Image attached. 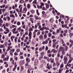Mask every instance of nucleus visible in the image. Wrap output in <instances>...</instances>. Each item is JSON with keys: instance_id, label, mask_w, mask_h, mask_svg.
I'll return each mask as SVG.
<instances>
[{"instance_id": "nucleus-1", "label": "nucleus", "mask_w": 73, "mask_h": 73, "mask_svg": "<svg viewBox=\"0 0 73 73\" xmlns=\"http://www.w3.org/2000/svg\"><path fill=\"white\" fill-rule=\"evenodd\" d=\"M64 64H67V61H68V57H66V56L64 57Z\"/></svg>"}, {"instance_id": "nucleus-2", "label": "nucleus", "mask_w": 73, "mask_h": 73, "mask_svg": "<svg viewBox=\"0 0 73 73\" xmlns=\"http://www.w3.org/2000/svg\"><path fill=\"white\" fill-rule=\"evenodd\" d=\"M38 64V60L36 59L34 62V65L36 66V65H37Z\"/></svg>"}, {"instance_id": "nucleus-3", "label": "nucleus", "mask_w": 73, "mask_h": 73, "mask_svg": "<svg viewBox=\"0 0 73 73\" xmlns=\"http://www.w3.org/2000/svg\"><path fill=\"white\" fill-rule=\"evenodd\" d=\"M39 39L40 40H42L43 38V35H40L39 36Z\"/></svg>"}, {"instance_id": "nucleus-4", "label": "nucleus", "mask_w": 73, "mask_h": 73, "mask_svg": "<svg viewBox=\"0 0 73 73\" xmlns=\"http://www.w3.org/2000/svg\"><path fill=\"white\" fill-rule=\"evenodd\" d=\"M42 44L43 45H44V44H48V42H47V40H45V41H43L42 42Z\"/></svg>"}, {"instance_id": "nucleus-5", "label": "nucleus", "mask_w": 73, "mask_h": 73, "mask_svg": "<svg viewBox=\"0 0 73 73\" xmlns=\"http://www.w3.org/2000/svg\"><path fill=\"white\" fill-rule=\"evenodd\" d=\"M68 25L67 24H65V25L63 24L62 25V28H66V27H67V25Z\"/></svg>"}, {"instance_id": "nucleus-6", "label": "nucleus", "mask_w": 73, "mask_h": 73, "mask_svg": "<svg viewBox=\"0 0 73 73\" xmlns=\"http://www.w3.org/2000/svg\"><path fill=\"white\" fill-rule=\"evenodd\" d=\"M24 11H25V12H27V8L26 7L24 8L23 10V13H25V12H24Z\"/></svg>"}, {"instance_id": "nucleus-7", "label": "nucleus", "mask_w": 73, "mask_h": 73, "mask_svg": "<svg viewBox=\"0 0 73 73\" xmlns=\"http://www.w3.org/2000/svg\"><path fill=\"white\" fill-rule=\"evenodd\" d=\"M66 56H67V57H69H69H72V55H71V54H69V53H67L66 54Z\"/></svg>"}, {"instance_id": "nucleus-8", "label": "nucleus", "mask_w": 73, "mask_h": 73, "mask_svg": "<svg viewBox=\"0 0 73 73\" xmlns=\"http://www.w3.org/2000/svg\"><path fill=\"white\" fill-rule=\"evenodd\" d=\"M70 60L69 61V62H72V61L73 60V58L72 57V56L71 57H69Z\"/></svg>"}, {"instance_id": "nucleus-9", "label": "nucleus", "mask_w": 73, "mask_h": 73, "mask_svg": "<svg viewBox=\"0 0 73 73\" xmlns=\"http://www.w3.org/2000/svg\"><path fill=\"white\" fill-rule=\"evenodd\" d=\"M59 49L61 50H64V47H62V46H60L59 48Z\"/></svg>"}, {"instance_id": "nucleus-10", "label": "nucleus", "mask_w": 73, "mask_h": 73, "mask_svg": "<svg viewBox=\"0 0 73 73\" xmlns=\"http://www.w3.org/2000/svg\"><path fill=\"white\" fill-rule=\"evenodd\" d=\"M5 48V46H4V44H1L0 45V48Z\"/></svg>"}, {"instance_id": "nucleus-11", "label": "nucleus", "mask_w": 73, "mask_h": 73, "mask_svg": "<svg viewBox=\"0 0 73 73\" xmlns=\"http://www.w3.org/2000/svg\"><path fill=\"white\" fill-rule=\"evenodd\" d=\"M15 37V36H12L11 37V38L12 41H13V38H14Z\"/></svg>"}, {"instance_id": "nucleus-12", "label": "nucleus", "mask_w": 73, "mask_h": 73, "mask_svg": "<svg viewBox=\"0 0 73 73\" xmlns=\"http://www.w3.org/2000/svg\"><path fill=\"white\" fill-rule=\"evenodd\" d=\"M68 46H66L65 47V51H67V50H68Z\"/></svg>"}, {"instance_id": "nucleus-13", "label": "nucleus", "mask_w": 73, "mask_h": 73, "mask_svg": "<svg viewBox=\"0 0 73 73\" xmlns=\"http://www.w3.org/2000/svg\"><path fill=\"white\" fill-rule=\"evenodd\" d=\"M36 2H37V0H34V1L33 2L32 4H37V3Z\"/></svg>"}, {"instance_id": "nucleus-14", "label": "nucleus", "mask_w": 73, "mask_h": 73, "mask_svg": "<svg viewBox=\"0 0 73 73\" xmlns=\"http://www.w3.org/2000/svg\"><path fill=\"white\" fill-rule=\"evenodd\" d=\"M60 19H61V18H62V17L63 19H64V18H65V17H64V16L63 15H60Z\"/></svg>"}, {"instance_id": "nucleus-15", "label": "nucleus", "mask_w": 73, "mask_h": 73, "mask_svg": "<svg viewBox=\"0 0 73 73\" xmlns=\"http://www.w3.org/2000/svg\"><path fill=\"white\" fill-rule=\"evenodd\" d=\"M56 64L57 66H58L60 65V62H58V61H57V62H56Z\"/></svg>"}, {"instance_id": "nucleus-16", "label": "nucleus", "mask_w": 73, "mask_h": 73, "mask_svg": "<svg viewBox=\"0 0 73 73\" xmlns=\"http://www.w3.org/2000/svg\"><path fill=\"white\" fill-rule=\"evenodd\" d=\"M48 35L49 37H50L52 36V34H51L50 32H49V33H48Z\"/></svg>"}, {"instance_id": "nucleus-17", "label": "nucleus", "mask_w": 73, "mask_h": 73, "mask_svg": "<svg viewBox=\"0 0 73 73\" xmlns=\"http://www.w3.org/2000/svg\"><path fill=\"white\" fill-rule=\"evenodd\" d=\"M45 4L46 6V7L47 8H49V4L46 3Z\"/></svg>"}, {"instance_id": "nucleus-18", "label": "nucleus", "mask_w": 73, "mask_h": 73, "mask_svg": "<svg viewBox=\"0 0 73 73\" xmlns=\"http://www.w3.org/2000/svg\"><path fill=\"white\" fill-rule=\"evenodd\" d=\"M10 17H13V18H14L15 17L14 16V15L13 14H11L10 15Z\"/></svg>"}, {"instance_id": "nucleus-19", "label": "nucleus", "mask_w": 73, "mask_h": 73, "mask_svg": "<svg viewBox=\"0 0 73 73\" xmlns=\"http://www.w3.org/2000/svg\"><path fill=\"white\" fill-rule=\"evenodd\" d=\"M64 67V64L62 63L61 65H60V68H63Z\"/></svg>"}, {"instance_id": "nucleus-20", "label": "nucleus", "mask_w": 73, "mask_h": 73, "mask_svg": "<svg viewBox=\"0 0 73 73\" xmlns=\"http://www.w3.org/2000/svg\"><path fill=\"white\" fill-rule=\"evenodd\" d=\"M24 2H25V1H24L23 0H21L20 1V3H21V4H22L23 3H24Z\"/></svg>"}, {"instance_id": "nucleus-21", "label": "nucleus", "mask_w": 73, "mask_h": 73, "mask_svg": "<svg viewBox=\"0 0 73 73\" xmlns=\"http://www.w3.org/2000/svg\"><path fill=\"white\" fill-rule=\"evenodd\" d=\"M62 70H63V69H59V73H61L62 72Z\"/></svg>"}, {"instance_id": "nucleus-22", "label": "nucleus", "mask_w": 73, "mask_h": 73, "mask_svg": "<svg viewBox=\"0 0 73 73\" xmlns=\"http://www.w3.org/2000/svg\"><path fill=\"white\" fill-rule=\"evenodd\" d=\"M27 7L28 8V9H29V8H31V5H29V4H28L27 6Z\"/></svg>"}, {"instance_id": "nucleus-23", "label": "nucleus", "mask_w": 73, "mask_h": 73, "mask_svg": "<svg viewBox=\"0 0 73 73\" xmlns=\"http://www.w3.org/2000/svg\"><path fill=\"white\" fill-rule=\"evenodd\" d=\"M44 39H46V37H47V35L46 34H45L44 35Z\"/></svg>"}, {"instance_id": "nucleus-24", "label": "nucleus", "mask_w": 73, "mask_h": 73, "mask_svg": "<svg viewBox=\"0 0 73 73\" xmlns=\"http://www.w3.org/2000/svg\"><path fill=\"white\" fill-rule=\"evenodd\" d=\"M69 42H71V44L73 45V40H72L70 39L69 40Z\"/></svg>"}, {"instance_id": "nucleus-25", "label": "nucleus", "mask_w": 73, "mask_h": 73, "mask_svg": "<svg viewBox=\"0 0 73 73\" xmlns=\"http://www.w3.org/2000/svg\"><path fill=\"white\" fill-rule=\"evenodd\" d=\"M56 66V64L55 63V62H54L53 64V67H55Z\"/></svg>"}, {"instance_id": "nucleus-26", "label": "nucleus", "mask_w": 73, "mask_h": 73, "mask_svg": "<svg viewBox=\"0 0 73 73\" xmlns=\"http://www.w3.org/2000/svg\"><path fill=\"white\" fill-rule=\"evenodd\" d=\"M36 25H37V26L39 27V26L41 24H40V22H39L38 23H37Z\"/></svg>"}, {"instance_id": "nucleus-27", "label": "nucleus", "mask_w": 73, "mask_h": 73, "mask_svg": "<svg viewBox=\"0 0 73 73\" xmlns=\"http://www.w3.org/2000/svg\"><path fill=\"white\" fill-rule=\"evenodd\" d=\"M31 13L32 14H33L34 13H35V11L33 10H31Z\"/></svg>"}, {"instance_id": "nucleus-28", "label": "nucleus", "mask_w": 73, "mask_h": 73, "mask_svg": "<svg viewBox=\"0 0 73 73\" xmlns=\"http://www.w3.org/2000/svg\"><path fill=\"white\" fill-rule=\"evenodd\" d=\"M6 31H7V33H9V29L8 28H7L6 29Z\"/></svg>"}, {"instance_id": "nucleus-29", "label": "nucleus", "mask_w": 73, "mask_h": 73, "mask_svg": "<svg viewBox=\"0 0 73 73\" xmlns=\"http://www.w3.org/2000/svg\"><path fill=\"white\" fill-rule=\"evenodd\" d=\"M49 21L51 22V23H53V20L51 18L49 20Z\"/></svg>"}, {"instance_id": "nucleus-30", "label": "nucleus", "mask_w": 73, "mask_h": 73, "mask_svg": "<svg viewBox=\"0 0 73 73\" xmlns=\"http://www.w3.org/2000/svg\"><path fill=\"white\" fill-rule=\"evenodd\" d=\"M29 36H32V32H30L29 33Z\"/></svg>"}, {"instance_id": "nucleus-31", "label": "nucleus", "mask_w": 73, "mask_h": 73, "mask_svg": "<svg viewBox=\"0 0 73 73\" xmlns=\"http://www.w3.org/2000/svg\"><path fill=\"white\" fill-rule=\"evenodd\" d=\"M0 23H3V20H2V19H1V18H0Z\"/></svg>"}, {"instance_id": "nucleus-32", "label": "nucleus", "mask_w": 73, "mask_h": 73, "mask_svg": "<svg viewBox=\"0 0 73 73\" xmlns=\"http://www.w3.org/2000/svg\"><path fill=\"white\" fill-rule=\"evenodd\" d=\"M29 32H31V31H33V29H32V28H31L29 29Z\"/></svg>"}, {"instance_id": "nucleus-33", "label": "nucleus", "mask_w": 73, "mask_h": 73, "mask_svg": "<svg viewBox=\"0 0 73 73\" xmlns=\"http://www.w3.org/2000/svg\"><path fill=\"white\" fill-rule=\"evenodd\" d=\"M9 7V4L7 5L5 7V9H7V8L8 7Z\"/></svg>"}, {"instance_id": "nucleus-34", "label": "nucleus", "mask_w": 73, "mask_h": 73, "mask_svg": "<svg viewBox=\"0 0 73 73\" xmlns=\"http://www.w3.org/2000/svg\"><path fill=\"white\" fill-rule=\"evenodd\" d=\"M17 25H20L21 24V23L19 21L17 22Z\"/></svg>"}, {"instance_id": "nucleus-35", "label": "nucleus", "mask_w": 73, "mask_h": 73, "mask_svg": "<svg viewBox=\"0 0 73 73\" xmlns=\"http://www.w3.org/2000/svg\"><path fill=\"white\" fill-rule=\"evenodd\" d=\"M62 53L63 54H65V51L64 50H62Z\"/></svg>"}, {"instance_id": "nucleus-36", "label": "nucleus", "mask_w": 73, "mask_h": 73, "mask_svg": "<svg viewBox=\"0 0 73 73\" xmlns=\"http://www.w3.org/2000/svg\"><path fill=\"white\" fill-rule=\"evenodd\" d=\"M48 50V46H46L45 48V51H46Z\"/></svg>"}, {"instance_id": "nucleus-37", "label": "nucleus", "mask_w": 73, "mask_h": 73, "mask_svg": "<svg viewBox=\"0 0 73 73\" xmlns=\"http://www.w3.org/2000/svg\"><path fill=\"white\" fill-rule=\"evenodd\" d=\"M11 49V48L10 47H9L7 49V51H9V50H10V49Z\"/></svg>"}, {"instance_id": "nucleus-38", "label": "nucleus", "mask_w": 73, "mask_h": 73, "mask_svg": "<svg viewBox=\"0 0 73 73\" xmlns=\"http://www.w3.org/2000/svg\"><path fill=\"white\" fill-rule=\"evenodd\" d=\"M17 37H15V41L16 42H17Z\"/></svg>"}, {"instance_id": "nucleus-39", "label": "nucleus", "mask_w": 73, "mask_h": 73, "mask_svg": "<svg viewBox=\"0 0 73 73\" xmlns=\"http://www.w3.org/2000/svg\"><path fill=\"white\" fill-rule=\"evenodd\" d=\"M42 59V57L40 56V57H39V60L40 61H41V59Z\"/></svg>"}, {"instance_id": "nucleus-40", "label": "nucleus", "mask_w": 73, "mask_h": 73, "mask_svg": "<svg viewBox=\"0 0 73 73\" xmlns=\"http://www.w3.org/2000/svg\"><path fill=\"white\" fill-rule=\"evenodd\" d=\"M51 62L52 63H54V59L51 60Z\"/></svg>"}, {"instance_id": "nucleus-41", "label": "nucleus", "mask_w": 73, "mask_h": 73, "mask_svg": "<svg viewBox=\"0 0 73 73\" xmlns=\"http://www.w3.org/2000/svg\"><path fill=\"white\" fill-rule=\"evenodd\" d=\"M21 70H24V67H23V66H21Z\"/></svg>"}, {"instance_id": "nucleus-42", "label": "nucleus", "mask_w": 73, "mask_h": 73, "mask_svg": "<svg viewBox=\"0 0 73 73\" xmlns=\"http://www.w3.org/2000/svg\"><path fill=\"white\" fill-rule=\"evenodd\" d=\"M14 55L15 56H17V55H18V53H17V52H15L14 53Z\"/></svg>"}, {"instance_id": "nucleus-43", "label": "nucleus", "mask_w": 73, "mask_h": 73, "mask_svg": "<svg viewBox=\"0 0 73 73\" xmlns=\"http://www.w3.org/2000/svg\"><path fill=\"white\" fill-rule=\"evenodd\" d=\"M20 59H24V57H23V56L22 55L20 57Z\"/></svg>"}, {"instance_id": "nucleus-44", "label": "nucleus", "mask_w": 73, "mask_h": 73, "mask_svg": "<svg viewBox=\"0 0 73 73\" xmlns=\"http://www.w3.org/2000/svg\"><path fill=\"white\" fill-rule=\"evenodd\" d=\"M7 0H5L4 1L3 3H4V4H7Z\"/></svg>"}, {"instance_id": "nucleus-45", "label": "nucleus", "mask_w": 73, "mask_h": 73, "mask_svg": "<svg viewBox=\"0 0 73 73\" xmlns=\"http://www.w3.org/2000/svg\"><path fill=\"white\" fill-rule=\"evenodd\" d=\"M8 25H9L8 23H6V24H5L6 27H8Z\"/></svg>"}, {"instance_id": "nucleus-46", "label": "nucleus", "mask_w": 73, "mask_h": 73, "mask_svg": "<svg viewBox=\"0 0 73 73\" xmlns=\"http://www.w3.org/2000/svg\"><path fill=\"white\" fill-rule=\"evenodd\" d=\"M65 67H66V69H69V68L68 67V66H67V65H65Z\"/></svg>"}, {"instance_id": "nucleus-47", "label": "nucleus", "mask_w": 73, "mask_h": 73, "mask_svg": "<svg viewBox=\"0 0 73 73\" xmlns=\"http://www.w3.org/2000/svg\"><path fill=\"white\" fill-rule=\"evenodd\" d=\"M40 31H44V29H43V27L42 28H41L40 29Z\"/></svg>"}, {"instance_id": "nucleus-48", "label": "nucleus", "mask_w": 73, "mask_h": 73, "mask_svg": "<svg viewBox=\"0 0 73 73\" xmlns=\"http://www.w3.org/2000/svg\"><path fill=\"white\" fill-rule=\"evenodd\" d=\"M7 19L8 21H10V17H7Z\"/></svg>"}, {"instance_id": "nucleus-49", "label": "nucleus", "mask_w": 73, "mask_h": 73, "mask_svg": "<svg viewBox=\"0 0 73 73\" xmlns=\"http://www.w3.org/2000/svg\"><path fill=\"white\" fill-rule=\"evenodd\" d=\"M20 51V49H18L17 50V52H19Z\"/></svg>"}, {"instance_id": "nucleus-50", "label": "nucleus", "mask_w": 73, "mask_h": 73, "mask_svg": "<svg viewBox=\"0 0 73 73\" xmlns=\"http://www.w3.org/2000/svg\"><path fill=\"white\" fill-rule=\"evenodd\" d=\"M56 44H54L52 45V47H53V48H55V47H56Z\"/></svg>"}, {"instance_id": "nucleus-51", "label": "nucleus", "mask_w": 73, "mask_h": 73, "mask_svg": "<svg viewBox=\"0 0 73 73\" xmlns=\"http://www.w3.org/2000/svg\"><path fill=\"white\" fill-rule=\"evenodd\" d=\"M64 32L66 33H68V30H65L64 31Z\"/></svg>"}, {"instance_id": "nucleus-52", "label": "nucleus", "mask_w": 73, "mask_h": 73, "mask_svg": "<svg viewBox=\"0 0 73 73\" xmlns=\"http://www.w3.org/2000/svg\"><path fill=\"white\" fill-rule=\"evenodd\" d=\"M72 34H69V36L70 37V38H71V37H72Z\"/></svg>"}, {"instance_id": "nucleus-53", "label": "nucleus", "mask_w": 73, "mask_h": 73, "mask_svg": "<svg viewBox=\"0 0 73 73\" xmlns=\"http://www.w3.org/2000/svg\"><path fill=\"white\" fill-rule=\"evenodd\" d=\"M2 58H4L5 57V55L4 54H3L2 55Z\"/></svg>"}, {"instance_id": "nucleus-54", "label": "nucleus", "mask_w": 73, "mask_h": 73, "mask_svg": "<svg viewBox=\"0 0 73 73\" xmlns=\"http://www.w3.org/2000/svg\"><path fill=\"white\" fill-rule=\"evenodd\" d=\"M59 30L58 29H57V33H59Z\"/></svg>"}, {"instance_id": "nucleus-55", "label": "nucleus", "mask_w": 73, "mask_h": 73, "mask_svg": "<svg viewBox=\"0 0 73 73\" xmlns=\"http://www.w3.org/2000/svg\"><path fill=\"white\" fill-rule=\"evenodd\" d=\"M23 52H20V54H19V56H21V55H23Z\"/></svg>"}, {"instance_id": "nucleus-56", "label": "nucleus", "mask_w": 73, "mask_h": 73, "mask_svg": "<svg viewBox=\"0 0 73 73\" xmlns=\"http://www.w3.org/2000/svg\"><path fill=\"white\" fill-rule=\"evenodd\" d=\"M0 62H1V63H3V61L2 59L0 60Z\"/></svg>"}, {"instance_id": "nucleus-57", "label": "nucleus", "mask_w": 73, "mask_h": 73, "mask_svg": "<svg viewBox=\"0 0 73 73\" xmlns=\"http://www.w3.org/2000/svg\"><path fill=\"white\" fill-rule=\"evenodd\" d=\"M60 37H63V35H62V34H60Z\"/></svg>"}, {"instance_id": "nucleus-58", "label": "nucleus", "mask_w": 73, "mask_h": 73, "mask_svg": "<svg viewBox=\"0 0 73 73\" xmlns=\"http://www.w3.org/2000/svg\"><path fill=\"white\" fill-rule=\"evenodd\" d=\"M3 19L4 21H7V18L5 17H4Z\"/></svg>"}, {"instance_id": "nucleus-59", "label": "nucleus", "mask_w": 73, "mask_h": 73, "mask_svg": "<svg viewBox=\"0 0 73 73\" xmlns=\"http://www.w3.org/2000/svg\"><path fill=\"white\" fill-rule=\"evenodd\" d=\"M44 54V52H42L40 53V54L41 55H43V54Z\"/></svg>"}, {"instance_id": "nucleus-60", "label": "nucleus", "mask_w": 73, "mask_h": 73, "mask_svg": "<svg viewBox=\"0 0 73 73\" xmlns=\"http://www.w3.org/2000/svg\"><path fill=\"white\" fill-rule=\"evenodd\" d=\"M46 30H49V28L46 27Z\"/></svg>"}, {"instance_id": "nucleus-61", "label": "nucleus", "mask_w": 73, "mask_h": 73, "mask_svg": "<svg viewBox=\"0 0 73 73\" xmlns=\"http://www.w3.org/2000/svg\"><path fill=\"white\" fill-rule=\"evenodd\" d=\"M37 26L36 25H35V29H36L37 28Z\"/></svg>"}, {"instance_id": "nucleus-62", "label": "nucleus", "mask_w": 73, "mask_h": 73, "mask_svg": "<svg viewBox=\"0 0 73 73\" xmlns=\"http://www.w3.org/2000/svg\"><path fill=\"white\" fill-rule=\"evenodd\" d=\"M63 55H61L60 56V57L61 59H62V58H63Z\"/></svg>"}, {"instance_id": "nucleus-63", "label": "nucleus", "mask_w": 73, "mask_h": 73, "mask_svg": "<svg viewBox=\"0 0 73 73\" xmlns=\"http://www.w3.org/2000/svg\"><path fill=\"white\" fill-rule=\"evenodd\" d=\"M40 4L41 5H42V6H44V3H40Z\"/></svg>"}, {"instance_id": "nucleus-64", "label": "nucleus", "mask_w": 73, "mask_h": 73, "mask_svg": "<svg viewBox=\"0 0 73 73\" xmlns=\"http://www.w3.org/2000/svg\"><path fill=\"white\" fill-rule=\"evenodd\" d=\"M2 73H5V70H3L2 72Z\"/></svg>"}]
</instances>
